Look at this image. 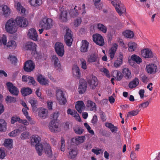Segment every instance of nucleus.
Wrapping results in <instances>:
<instances>
[{
    "mask_svg": "<svg viewBox=\"0 0 160 160\" xmlns=\"http://www.w3.org/2000/svg\"><path fill=\"white\" fill-rule=\"evenodd\" d=\"M17 26L15 20L12 18H11L7 21L6 24V30L10 34L15 33L17 30Z\"/></svg>",
    "mask_w": 160,
    "mask_h": 160,
    "instance_id": "f257e3e1",
    "label": "nucleus"
},
{
    "mask_svg": "<svg viewBox=\"0 0 160 160\" xmlns=\"http://www.w3.org/2000/svg\"><path fill=\"white\" fill-rule=\"evenodd\" d=\"M40 26L46 30L51 28L52 26V20L50 18H44L40 22Z\"/></svg>",
    "mask_w": 160,
    "mask_h": 160,
    "instance_id": "f03ea898",
    "label": "nucleus"
},
{
    "mask_svg": "<svg viewBox=\"0 0 160 160\" xmlns=\"http://www.w3.org/2000/svg\"><path fill=\"white\" fill-rule=\"evenodd\" d=\"M64 39L66 44L69 47L70 46L73 41L72 35L71 34V30L67 28H66Z\"/></svg>",
    "mask_w": 160,
    "mask_h": 160,
    "instance_id": "7ed1b4c3",
    "label": "nucleus"
},
{
    "mask_svg": "<svg viewBox=\"0 0 160 160\" xmlns=\"http://www.w3.org/2000/svg\"><path fill=\"white\" fill-rule=\"evenodd\" d=\"M111 3L115 7V9L118 13L121 15L123 12H125L126 9L124 7H120L121 2L118 0H111Z\"/></svg>",
    "mask_w": 160,
    "mask_h": 160,
    "instance_id": "20e7f679",
    "label": "nucleus"
},
{
    "mask_svg": "<svg viewBox=\"0 0 160 160\" xmlns=\"http://www.w3.org/2000/svg\"><path fill=\"white\" fill-rule=\"evenodd\" d=\"M15 21L17 26L20 27H25L28 24V20L23 17H17L16 18Z\"/></svg>",
    "mask_w": 160,
    "mask_h": 160,
    "instance_id": "39448f33",
    "label": "nucleus"
},
{
    "mask_svg": "<svg viewBox=\"0 0 160 160\" xmlns=\"http://www.w3.org/2000/svg\"><path fill=\"white\" fill-rule=\"evenodd\" d=\"M55 49L56 53L60 57L62 56L64 53V49L63 44L60 42H57L55 45Z\"/></svg>",
    "mask_w": 160,
    "mask_h": 160,
    "instance_id": "423d86ee",
    "label": "nucleus"
},
{
    "mask_svg": "<svg viewBox=\"0 0 160 160\" xmlns=\"http://www.w3.org/2000/svg\"><path fill=\"white\" fill-rule=\"evenodd\" d=\"M6 85L8 90L11 94L15 96H17L18 95L19 90L12 83L8 82L7 83Z\"/></svg>",
    "mask_w": 160,
    "mask_h": 160,
    "instance_id": "0eeeda50",
    "label": "nucleus"
},
{
    "mask_svg": "<svg viewBox=\"0 0 160 160\" xmlns=\"http://www.w3.org/2000/svg\"><path fill=\"white\" fill-rule=\"evenodd\" d=\"M59 124L55 120H52L48 124V128L52 132H58L60 131L58 127Z\"/></svg>",
    "mask_w": 160,
    "mask_h": 160,
    "instance_id": "6e6552de",
    "label": "nucleus"
},
{
    "mask_svg": "<svg viewBox=\"0 0 160 160\" xmlns=\"http://www.w3.org/2000/svg\"><path fill=\"white\" fill-rule=\"evenodd\" d=\"M56 96L57 100L60 104L64 105L67 102L66 98L64 97L63 91L60 89H58L56 91Z\"/></svg>",
    "mask_w": 160,
    "mask_h": 160,
    "instance_id": "1a4fd4ad",
    "label": "nucleus"
},
{
    "mask_svg": "<svg viewBox=\"0 0 160 160\" xmlns=\"http://www.w3.org/2000/svg\"><path fill=\"white\" fill-rule=\"evenodd\" d=\"M35 64L31 60H28L25 62L23 67L24 70L27 72H30L35 68Z\"/></svg>",
    "mask_w": 160,
    "mask_h": 160,
    "instance_id": "9d476101",
    "label": "nucleus"
},
{
    "mask_svg": "<svg viewBox=\"0 0 160 160\" xmlns=\"http://www.w3.org/2000/svg\"><path fill=\"white\" fill-rule=\"evenodd\" d=\"M142 57L145 58H153L154 55L152 50L149 48H145L141 51Z\"/></svg>",
    "mask_w": 160,
    "mask_h": 160,
    "instance_id": "9b49d317",
    "label": "nucleus"
},
{
    "mask_svg": "<svg viewBox=\"0 0 160 160\" xmlns=\"http://www.w3.org/2000/svg\"><path fill=\"white\" fill-rule=\"evenodd\" d=\"M93 41L97 44L100 46H103L104 42L103 37L100 34H96L92 36Z\"/></svg>",
    "mask_w": 160,
    "mask_h": 160,
    "instance_id": "f8f14e48",
    "label": "nucleus"
},
{
    "mask_svg": "<svg viewBox=\"0 0 160 160\" xmlns=\"http://www.w3.org/2000/svg\"><path fill=\"white\" fill-rule=\"evenodd\" d=\"M146 69L147 72L150 74H155L158 71L157 65L154 63H150L147 65Z\"/></svg>",
    "mask_w": 160,
    "mask_h": 160,
    "instance_id": "ddd939ff",
    "label": "nucleus"
},
{
    "mask_svg": "<svg viewBox=\"0 0 160 160\" xmlns=\"http://www.w3.org/2000/svg\"><path fill=\"white\" fill-rule=\"evenodd\" d=\"M87 82L83 79H81L79 81V86L78 88V92L79 94H82L86 91L87 88Z\"/></svg>",
    "mask_w": 160,
    "mask_h": 160,
    "instance_id": "4468645a",
    "label": "nucleus"
},
{
    "mask_svg": "<svg viewBox=\"0 0 160 160\" xmlns=\"http://www.w3.org/2000/svg\"><path fill=\"white\" fill-rule=\"evenodd\" d=\"M78 152L77 146L72 145L69 152L68 158L71 159H73L76 157Z\"/></svg>",
    "mask_w": 160,
    "mask_h": 160,
    "instance_id": "2eb2a0df",
    "label": "nucleus"
},
{
    "mask_svg": "<svg viewBox=\"0 0 160 160\" xmlns=\"http://www.w3.org/2000/svg\"><path fill=\"white\" fill-rule=\"evenodd\" d=\"M28 37L30 39L36 41L38 39V36L36 30L33 28L29 29L28 32Z\"/></svg>",
    "mask_w": 160,
    "mask_h": 160,
    "instance_id": "dca6fc26",
    "label": "nucleus"
},
{
    "mask_svg": "<svg viewBox=\"0 0 160 160\" xmlns=\"http://www.w3.org/2000/svg\"><path fill=\"white\" fill-rule=\"evenodd\" d=\"M0 10L4 17L7 18L10 15L11 13V10L7 6L3 5L0 6Z\"/></svg>",
    "mask_w": 160,
    "mask_h": 160,
    "instance_id": "f3484780",
    "label": "nucleus"
},
{
    "mask_svg": "<svg viewBox=\"0 0 160 160\" xmlns=\"http://www.w3.org/2000/svg\"><path fill=\"white\" fill-rule=\"evenodd\" d=\"M36 45L32 42H28L26 43L23 48L26 50L35 51Z\"/></svg>",
    "mask_w": 160,
    "mask_h": 160,
    "instance_id": "a211bd4d",
    "label": "nucleus"
},
{
    "mask_svg": "<svg viewBox=\"0 0 160 160\" xmlns=\"http://www.w3.org/2000/svg\"><path fill=\"white\" fill-rule=\"evenodd\" d=\"M88 83L90 84L92 89H94L98 84V80L97 78L95 76H92V79L89 80L88 81Z\"/></svg>",
    "mask_w": 160,
    "mask_h": 160,
    "instance_id": "6ab92c4d",
    "label": "nucleus"
},
{
    "mask_svg": "<svg viewBox=\"0 0 160 160\" xmlns=\"http://www.w3.org/2000/svg\"><path fill=\"white\" fill-rule=\"evenodd\" d=\"M88 42L85 40L82 41V45L80 48V51L82 52H85L88 51Z\"/></svg>",
    "mask_w": 160,
    "mask_h": 160,
    "instance_id": "aec40b11",
    "label": "nucleus"
},
{
    "mask_svg": "<svg viewBox=\"0 0 160 160\" xmlns=\"http://www.w3.org/2000/svg\"><path fill=\"white\" fill-rule=\"evenodd\" d=\"M52 61L53 62L54 67L56 69L59 71L61 69V65L58 58L56 55H53L52 56Z\"/></svg>",
    "mask_w": 160,
    "mask_h": 160,
    "instance_id": "412c9836",
    "label": "nucleus"
},
{
    "mask_svg": "<svg viewBox=\"0 0 160 160\" xmlns=\"http://www.w3.org/2000/svg\"><path fill=\"white\" fill-rule=\"evenodd\" d=\"M85 137L83 136L73 138L72 139V141L76 145H78L83 142L85 140Z\"/></svg>",
    "mask_w": 160,
    "mask_h": 160,
    "instance_id": "4be33fe9",
    "label": "nucleus"
},
{
    "mask_svg": "<svg viewBox=\"0 0 160 160\" xmlns=\"http://www.w3.org/2000/svg\"><path fill=\"white\" fill-rule=\"evenodd\" d=\"M85 108V105L82 101H80L77 102L75 108L79 113H81L82 110L84 109Z\"/></svg>",
    "mask_w": 160,
    "mask_h": 160,
    "instance_id": "5701e85b",
    "label": "nucleus"
},
{
    "mask_svg": "<svg viewBox=\"0 0 160 160\" xmlns=\"http://www.w3.org/2000/svg\"><path fill=\"white\" fill-rule=\"evenodd\" d=\"M29 102L31 104L33 112H36L38 110L37 105L38 104L37 100L34 98H30Z\"/></svg>",
    "mask_w": 160,
    "mask_h": 160,
    "instance_id": "b1692460",
    "label": "nucleus"
},
{
    "mask_svg": "<svg viewBox=\"0 0 160 160\" xmlns=\"http://www.w3.org/2000/svg\"><path fill=\"white\" fill-rule=\"evenodd\" d=\"M98 55L95 53H92L88 57V62L90 63L97 62L98 59Z\"/></svg>",
    "mask_w": 160,
    "mask_h": 160,
    "instance_id": "393cba45",
    "label": "nucleus"
},
{
    "mask_svg": "<svg viewBox=\"0 0 160 160\" xmlns=\"http://www.w3.org/2000/svg\"><path fill=\"white\" fill-rule=\"evenodd\" d=\"M86 106L91 111L97 110L96 104L91 100H88L87 101Z\"/></svg>",
    "mask_w": 160,
    "mask_h": 160,
    "instance_id": "a878e982",
    "label": "nucleus"
},
{
    "mask_svg": "<svg viewBox=\"0 0 160 160\" xmlns=\"http://www.w3.org/2000/svg\"><path fill=\"white\" fill-rule=\"evenodd\" d=\"M68 13L66 10L61 11L60 14L59 19L62 22H66L67 21Z\"/></svg>",
    "mask_w": 160,
    "mask_h": 160,
    "instance_id": "bb28decb",
    "label": "nucleus"
},
{
    "mask_svg": "<svg viewBox=\"0 0 160 160\" xmlns=\"http://www.w3.org/2000/svg\"><path fill=\"white\" fill-rule=\"evenodd\" d=\"M21 92L23 96H26L31 94L32 92V90L29 87L23 88H21Z\"/></svg>",
    "mask_w": 160,
    "mask_h": 160,
    "instance_id": "cd10ccee",
    "label": "nucleus"
},
{
    "mask_svg": "<svg viewBox=\"0 0 160 160\" xmlns=\"http://www.w3.org/2000/svg\"><path fill=\"white\" fill-rule=\"evenodd\" d=\"M122 54L121 52H120L119 53V57L115 61L114 63V66L116 68L118 67L122 64Z\"/></svg>",
    "mask_w": 160,
    "mask_h": 160,
    "instance_id": "c85d7f7f",
    "label": "nucleus"
},
{
    "mask_svg": "<svg viewBox=\"0 0 160 160\" xmlns=\"http://www.w3.org/2000/svg\"><path fill=\"white\" fill-rule=\"evenodd\" d=\"M139 84V80L137 78H135L132 81H131L128 84V87L131 89L136 88Z\"/></svg>",
    "mask_w": 160,
    "mask_h": 160,
    "instance_id": "c756f323",
    "label": "nucleus"
},
{
    "mask_svg": "<svg viewBox=\"0 0 160 160\" xmlns=\"http://www.w3.org/2000/svg\"><path fill=\"white\" fill-rule=\"evenodd\" d=\"M48 111L47 109L44 108L41 109L38 112L39 116L42 119H45L47 116Z\"/></svg>",
    "mask_w": 160,
    "mask_h": 160,
    "instance_id": "7c9ffc66",
    "label": "nucleus"
},
{
    "mask_svg": "<svg viewBox=\"0 0 160 160\" xmlns=\"http://www.w3.org/2000/svg\"><path fill=\"white\" fill-rule=\"evenodd\" d=\"M118 47V45L116 43H114L109 50L110 57L111 59H112L114 58Z\"/></svg>",
    "mask_w": 160,
    "mask_h": 160,
    "instance_id": "2f4dec72",
    "label": "nucleus"
},
{
    "mask_svg": "<svg viewBox=\"0 0 160 160\" xmlns=\"http://www.w3.org/2000/svg\"><path fill=\"white\" fill-rule=\"evenodd\" d=\"M37 80L42 85H46L48 83V81L41 75H39L37 77Z\"/></svg>",
    "mask_w": 160,
    "mask_h": 160,
    "instance_id": "473e14b6",
    "label": "nucleus"
},
{
    "mask_svg": "<svg viewBox=\"0 0 160 160\" xmlns=\"http://www.w3.org/2000/svg\"><path fill=\"white\" fill-rule=\"evenodd\" d=\"M44 152L46 154L48 157H52V151L50 145L48 144H46L44 149Z\"/></svg>",
    "mask_w": 160,
    "mask_h": 160,
    "instance_id": "72a5a7b5",
    "label": "nucleus"
},
{
    "mask_svg": "<svg viewBox=\"0 0 160 160\" xmlns=\"http://www.w3.org/2000/svg\"><path fill=\"white\" fill-rule=\"evenodd\" d=\"M122 33L124 36L128 38H132L134 36L133 32L129 30L124 31Z\"/></svg>",
    "mask_w": 160,
    "mask_h": 160,
    "instance_id": "f704fd0d",
    "label": "nucleus"
},
{
    "mask_svg": "<svg viewBox=\"0 0 160 160\" xmlns=\"http://www.w3.org/2000/svg\"><path fill=\"white\" fill-rule=\"evenodd\" d=\"M7 123L3 119H0V131L4 132L7 129Z\"/></svg>",
    "mask_w": 160,
    "mask_h": 160,
    "instance_id": "c9c22d12",
    "label": "nucleus"
},
{
    "mask_svg": "<svg viewBox=\"0 0 160 160\" xmlns=\"http://www.w3.org/2000/svg\"><path fill=\"white\" fill-rule=\"evenodd\" d=\"M12 139H8L5 140L4 145V146L9 149H10L12 147Z\"/></svg>",
    "mask_w": 160,
    "mask_h": 160,
    "instance_id": "e433bc0d",
    "label": "nucleus"
},
{
    "mask_svg": "<svg viewBox=\"0 0 160 160\" xmlns=\"http://www.w3.org/2000/svg\"><path fill=\"white\" fill-rule=\"evenodd\" d=\"M112 75L113 77L116 78V79L118 81L121 80L122 78L121 72L118 71H114L113 72Z\"/></svg>",
    "mask_w": 160,
    "mask_h": 160,
    "instance_id": "4c0bfd02",
    "label": "nucleus"
},
{
    "mask_svg": "<svg viewBox=\"0 0 160 160\" xmlns=\"http://www.w3.org/2000/svg\"><path fill=\"white\" fill-rule=\"evenodd\" d=\"M29 2L31 5L34 7L40 5L42 3V0H29Z\"/></svg>",
    "mask_w": 160,
    "mask_h": 160,
    "instance_id": "58836bf2",
    "label": "nucleus"
},
{
    "mask_svg": "<svg viewBox=\"0 0 160 160\" xmlns=\"http://www.w3.org/2000/svg\"><path fill=\"white\" fill-rule=\"evenodd\" d=\"M40 138L38 136H35L32 137L31 139V142L32 145H37L40 144Z\"/></svg>",
    "mask_w": 160,
    "mask_h": 160,
    "instance_id": "ea45409f",
    "label": "nucleus"
},
{
    "mask_svg": "<svg viewBox=\"0 0 160 160\" xmlns=\"http://www.w3.org/2000/svg\"><path fill=\"white\" fill-rule=\"evenodd\" d=\"M131 59L132 61L135 62L138 64H140L142 62V59L135 54L132 55L131 57Z\"/></svg>",
    "mask_w": 160,
    "mask_h": 160,
    "instance_id": "a19ab883",
    "label": "nucleus"
},
{
    "mask_svg": "<svg viewBox=\"0 0 160 160\" xmlns=\"http://www.w3.org/2000/svg\"><path fill=\"white\" fill-rule=\"evenodd\" d=\"M36 149L37 151L38 155L41 156L42 154V152L43 150V146L41 144H39L35 145Z\"/></svg>",
    "mask_w": 160,
    "mask_h": 160,
    "instance_id": "79ce46f5",
    "label": "nucleus"
},
{
    "mask_svg": "<svg viewBox=\"0 0 160 160\" xmlns=\"http://www.w3.org/2000/svg\"><path fill=\"white\" fill-rule=\"evenodd\" d=\"M105 125L106 127L109 128L111 131L112 132H114L117 130V127L114 126L111 123H106Z\"/></svg>",
    "mask_w": 160,
    "mask_h": 160,
    "instance_id": "37998d69",
    "label": "nucleus"
},
{
    "mask_svg": "<svg viewBox=\"0 0 160 160\" xmlns=\"http://www.w3.org/2000/svg\"><path fill=\"white\" fill-rule=\"evenodd\" d=\"M73 74L77 77H80V70L77 66H74L72 68Z\"/></svg>",
    "mask_w": 160,
    "mask_h": 160,
    "instance_id": "c03bdc74",
    "label": "nucleus"
},
{
    "mask_svg": "<svg viewBox=\"0 0 160 160\" xmlns=\"http://www.w3.org/2000/svg\"><path fill=\"white\" fill-rule=\"evenodd\" d=\"M128 50L130 52L135 51L137 48V44L135 42H130L128 44Z\"/></svg>",
    "mask_w": 160,
    "mask_h": 160,
    "instance_id": "a18cd8bd",
    "label": "nucleus"
},
{
    "mask_svg": "<svg viewBox=\"0 0 160 160\" xmlns=\"http://www.w3.org/2000/svg\"><path fill=\"white\" fill-rule=\"evenodd\" d=\"M122 72L123 74L127 77L128 79L131 78V73L128 68H125L123 70Z\"/></svg>",
    "mask_w": 160,
    "mask_h": 160,
    "instance_id": "49530a36",
    "label": "nucleus"
},
{
    "mask_svg": "<svg viewBox=\"0 0 160 160\" xmlns=\"http://www.w3.org/2000/svg\"><path fill=\"white\" fill-rule=\"evenodd\" d=\"M17 9L19 11H20V13L22 15H24L25 14L26 10L25 8L21 6L19 2L17 3Z\"/></svg>",
    "mask_w": 160,
    "mask_h": 160,
    "instance_id": "de8ad7c7",
    "label": "nucleus"
},
{
    "mask_svg": "<svg viewBox=\"0 0 160 160\" xmlns=\"http://www.w3.org/2000/svg\"><path fill=\"white\" fill-rule=\"evenodd\" d=\"M7 46L10 49H15L16 45L15 42L14 41H10L8 42L6 44Z\"/></svg>",
    "mask_w": 160,
    "mask_h": 160,
    "instance_id": "09e8293b",
    "label": "nucleus"
},
{
    "mask_svg": "<svg viewBox=\"0 0 160 160\" xmlns=\"http://www.w3.org/2000/svg\"><path fill=\"white\" fill-rule=\"evenodd\" d=\"M69 14L71 17L74 18L78 16L79 13L78 11L76 10L75 8H74L73 9L70 10Z\"/></svg>",
    "mask_w": 160,
    "mask_h": 160,
    "instance_id": "8fccbe9b",
    "label": "nucleus"
},
{
    "mask_svg": "<svg viewBox=\"0 0 160 160\" xmlns=\"http://www.w3.org/2000/svg\"><path fill=\"white\" fill-rule=\"evenodd\" d=\"M21 132V130L19 129H16L10 132L9 135L10 136L15 137L20 133Z\"/></svg>",
    "mask_w": 160,
    "mask_h": 160,
    "instance_id": "3c124183",
    "label": "nucleus"
},
{
    "mask_svg": "<svg viewBox=\"0 0 160 160\" xmlns=\"http://www.w3.org/2000/svg\"><path fill=\"white\" fill-rule=\"evenodd\" d=\"M98 28L104 33H106L107 30V28L102 24L99 23L97 25Z\"/></svg>",
    "mask_w": 160,
    "mask_h": 160,
    "instance_id": "603ef678",
    "label": "nucleus"
},
{
    "mask_svg": "<svg viewBox=\"0 0 160 160\" xmlns=\"http://www.w3.org/2000/svg\"><path fill=\"white\" fill-rule=\"evenodd\" d=\"M6 101L10 103H14L16 102V99L14 97L8 96L6 98Z\"/></svg>",
    "mask_w": 160,
    "mask_h": 160,
    "instance_id": "864d4df0",
    "label": "nucleus"
},
{
    "mask_svg": "<svg viewBox=\"0 0 160 160\" xmlns=\"http://www.w3.org/2000/svg\"><path fill=\"white\" fill-rule=\"evenodd\" d=\"M30 137L29 133L28 132H24L21 135V138L22 139L29 138Z\"/></svg>",
    "mask_w": 160,
    "mask_h": 160,
    "instance_id": "5fc2aeb1",
    "label": "nucleus"
},
{
    "mask_svg": "<svg viewBox=\"0 0 160 160\" xmlns=\"http://www.w3.org/2000/svg\"><path fill=\"white\" fill-rule=\"evenodd\" d=\"M8 59L10 60L12 64H15L17 62V59L14 56L9 55Z\"/></svg>",
    "mask_w": 160,
    "mask_h": 160,
    "instance_id": "6e6d98bb",
    "label": "nucleus"
},
{
    "mask_svg": "<svg viewBox=\"0 0 160 160\" xmlns=\"http://www.w3.org/2000/svg\"><path fill=\"white\" fill-rule=\"evenodd\" d=\"M84 125L85 127L87 129L88 132L91 134L92 135H94V132L92 130H91V127L89 125L87 122H85L84 123Z\"/></svg>",
    "mask_w": 160,
    "mask_h": 160,
    "instance_id": "4d7b16f0",
    "label": "nucleus"
},
{
    "mask_svg": "<svg viewBox=\"0 0 160 160\" xmlns=\"http://www.w3.org/2000/svg\"><path fill=\"white\" fill-rule=\"evenodd\" d=\"M20 118L17 116H13L11 118V122L12 124H14L17 121L19 122Z\"/></svg>",
    "mask_w": 160,
    "mask_h": 160,
    "instance_id": "13d9d810",
    "label": "nucleus"
},
{
    "mask_svg": "<svg viewBox=\"0 0 160 160\" xmlns=\"http://www.w3.org/2000/svg\"><path fill=\"white\" fill-rule=\"evenodd\" d=\"M101 0H94V5L98 9H101L102 8V4H100L99 6H98V4L100 3Z\"/></svg>",
    "mask_w": 160,
    "mask_h": 160,
    "instance_id": "bf43d9fd",
    "label": "nucleus"
},
{
    "mask_svg": "<svg viewBox=\"0 0 160 160\" xmlns=\"http://www.w3.org/2000/svg\"><path fill=\"white\" fill-rule=\"evenodd\" d=\"M67 113L68 114H70L73 117H74L75 115H78V113L75 110H72L70 108L68 110Z\"/></svg>",
    "mask_w": 160,
    "mask_h": 160,
    "instance_id": "052dcab7",
    "label": "nucleus"
},
{
    "mask_svg": "<svg viewBox=\"0 0 160 160\" xmlns=\"http://www.w3.org/2000/svg\"><path fill=\"white\" fill-rule=\"evenodd\" d=\"M61 150L62 151H64L65 150V140L62 137L61 138Z\"/></svg>",
    "mask_w": 160,
    "mask_h": 160,
    "instance_id": "680f3d73",
    "label": "nucleus"
},
{
    "mask_svg": "<svg viewBox=\"0 0 160 160\" xmlns=\"http://www.w3.org/2000/svg\"><path fill=\"white\" fill-rule=\"evenodd\" d=\"M82 22V20L81 18H77L74 21V26L75 27H77Z\"/></svg>",
    "mask_w": 160,
    "mask_h": 160,
    "instance_id": "e2e57ef3",
    "label": "nucleus"
},
{
    "mask_svg": "<svg viewBox=\"0 0 160 160\" xmlns=\"http://www.w3.org/2000/svg\"><path fill=\"white\" fill-rule=\"evenodd\" d=\"M28 80H29L28 83L32 84L33 86L36 85V82L33 77L30 76H28Z\"/></svg>",
    "mask_w": 160,
    "mask_h": 160,
    "instance_id": "0e129e2a",
    "label": "nucleus"
},
{
    "mask_svg": "<svg viewBox=\"0 0 160 160\" xmlns=\"http://www.w3.org/2000/svg\"><path fill=\"white\" fill-rule=\"evenodd\" d=\"M6 37L4 35H3L1 39H0V45L3 44L4 45H6Z\"/></svg>",
    "mask_w": 160,
    "mask_h": 160,
    "instance_id": "69168bd1",
    "label": "nucleus"
},
{
    "mask_svg": "<svg viewBox=\"0 0 160 160\" xmlns=\"http://www.w3.org/2000/svg\"><path fill=\"white\" fill-rule=\"evenodd\" d=\"M59 116V113L58 112H55L53 114L51 115V117L52 119H53L52 120L56 121Z\"/></svg>",
    "mask_w": 160,
    "mask_h": 160,
    "instance_id": "338daca9",
    "label": "nucleus"
},
{
    "mask_svg": "<svg viewBox=\"0 0 160 160\" xmlns=\"http://www.w3.org/2000/svg\"><path fill=\"white\" fill-rule=\"evenodd\" d=\"M83 129L78 127L74 129V131L75 132L78 134H81L83 132Z\"/></svg>",
    "mask_w": 160,
    "mask_h": 160,
    "instance_id": "774afa93",
    "label": "nucleus"
}]
</instances>
